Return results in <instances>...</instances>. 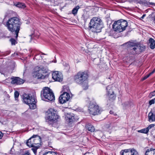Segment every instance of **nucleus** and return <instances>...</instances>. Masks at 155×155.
I'll return each instance as SVG.
<instances>
[{
  "mask_svg": "<svg viewBox=\"0 0 155 155\" xmlns=\"http://www.w3.org/2000/svg\"><path fill=\"white\" fill-rule=\"evenodd\" d=\"M137 48L139 49L138 53L142 51L145 49V47L144 46H141L139 44H137Z\"/></svg>",
  "mask_w": 155,
  "mask_h": 155,
  "instance_id": "cd10ccee",
  "label": "nucleus"
},
{
  "mask_svg": "<svg viewBox=\"0 0 155 155\" xmlns=\"http://www.w3.org/2000/svg\"><path fill=\"white\" fill-rule=\"evenodd\" d=\"M52 151H48L44 153L43 155H51Z\"/></svg>",
  "mask_w": 155,
  "mask_h": 155,
  "instance_id": "e433bc0d",
  "label": "nucleus"
},
{
  "mask_svg": "<svg viewBox=\"0 0 155 155\" xmlns=\"http://www.w3.org/2000/svg\"><path fill=\"white\" fill-rule=\"evenodd\" d=\"M154 155H155V154H154Z\"/></svg>",
  "mask_w": 155,
  "mask_h": 155,
  "instance_id": "6e6d98bb",
  "label": "nucleus"
},
{
  "mask_svg": "<svg viewBox=\"0 0 155 155\" xmlns=\"http://www.w3.org/2000/svg\"><path fill=\"white\" fill-rule=\"evenodd\" d=\"M79 108L78 107V111L81 112V111H82V109H81V110H80V109H79Z\"/></svg>",
  "mask_w": 155,
  "mask_h": 155,
  "instance_id": "49530a36",
  "label": "nucleus"
},
{
  "mask_svg": "<svg viewBox=\"0 0 155 155\" xmlns=\"http://www.w3.org/2000/svg\"><path fill=\"white\" fill-rule=\"evenodd\" d=\"M59 116L57 112L54 109L51 108L47 111V114L46 116V120L49 121L53 122L56 121L58 118Z\"/></svg>",
  "mask_w": 155,
  "mask_h": 155,
  "instance_id": "0eeeda50",
  "label": "nucleus"
},
{
  "mask_svg": "<svg viewBox=\"0 0 155 155\" xmlns=\"http://www.w3.org/2000/svg\"><path fill=\"white\" fill-rule=\"evenodd\" d=\"M81 84L84 90H86L88 88V85L87 81L83 82L82 83H79Z\"/></svg>",
  "mask_w": 155,
  "mask_h": 155,
  "instance_id": "5701e85b",
  "label": "nucleus"
},
{
  "mask_svg": "<svg viewBox=\"0 0 155 155\" xmlns=\"http://www.w3.org/2000/svg\"><path fill=\"white\" fill-rule=\"evenodd\" d=\"M138 132L142 133L147 134L148 132L149 131L148 129L146 128H144L140 130H138Z\"/></svg>",
  "mask_w": 155,
  "mask_h": 155,
  "instance_id": "393cba45",
  "label": "nucleus"
},
{
  "mask_svg": "<svg viewBox=\"0 0 155 155\" xmlns=\"http://www.w3.org/2000/svg\"><path fill=\"white\" fill-rule=\"evenodd\" d=\"M19 96V93L18 91H15L14 93V96L16 100H17V98Z\"/></svg>",
  "mask_w": 155,
  "mask_h": 155,
  "instance_id": "7c9ffc66",
  "label": "nucleus"
},
{
  "mask_svg": "<svg viewBox=\"0 0 155 155\" xmlns=\"http://www.w3.org/2000/svg\"><path fill=\"white\" fill-rule=\"evenodd\" d=\"M67 118L68 119H67V120H68V121L69 123H71L73 121V120L74 118L73 116L70 117V115H68L67 117Z\"/></svg>",
  "mask_w": 155,
  "mask_h": 155,
  "instance_id": "c85d7f7f",
  "label": "nucleus"
},
{
  "mask_svg": "<svg viewBox=\"0 0 155 155\" xmlns=\"http://www.w3.org/2000/svg\"><path fill=\"white\" fill-rule=\"evenodd\" d=\"M127 22L124 20L121 19L115 21L113 25L114 31L121 32L125 30L127 26Z\"/></svg>",
  "mask_w": 155,
  "mask_h": 155,
  "instance_id": "20e7f679",
  "label": "nucleus"
},
{
  "mask_svg": "<svg viewBox=\"0 0 155 155\" xmlns=\"http://www.w3.org/2000/svg\"><path fill=\"white\" fill-rule=\"evenodd\" d=\"M155 98L152 99L149 101V103L150 105H151L152 104H154L155 103Z\"/></svg>",
  "mask_w": 155,
  "mask_h": 155,
  "instance_id": "f704fd0d",
  "label": "nucleus"
},
{
  "mask_svg": "<svg viewBox=\"0 0 155 155\" xmlns=\"http://www.w3.org/2000/svg\"><path fill=\"white\" fill-rule=\"evenodd\" d=\"M78 6L74 8L72 11V13L74 15H76L78 12Z\"/></svg>",
  "mask_w": 155,
  "mask_h": 155,
  "instance_id": "c756f323",
  "label": "nucleus"
},
{
  "mask_svg": "<svg viewBox=\"0 0 155 155\" xmlns=\"http://www.w3.org/2000/svg\"><path fill=\"white\" fill-rule=\"evenodd\" d=\"M48 69L46 68L41 66L40 67H36L35 69V72L38 73V74L41 73L42 74L46 75V73L48 72Z\"/></svg>",
  "mask_w": 155,
  "mask_h": 155,
  "instance_id": "ddd939ff",
  "label": "nucleus"
},
{
  "mask_svg": "<svg viewBox=\"0 0 155 155\" xmlns=\"http://www.w3.org/2000/svg\"><path fill=\"white\" fill-rule=\"evenodd\" d=\"M150 76V75H149V74L148 75H147L145 76H144L142 79V80H144L145 79H146L147 78H148Z\"/></svg>",
  "mask_w": 155,
  "mask_h": 155,
  "instance_id": "4c0bfd02",
  "label": "nucleus"
},
{
  "mask_svg": "<svg viewBox=\"0 0 155 155\" xmlns=\"http://www.w3.org/2000/svg\"><path fill=\"white\" fill-rule=\"evenodd\" d=\"M89 154V153H85V154H84V155H87V154Z\"/></svg>",
  "mask_w": 155,
  "mask_h": 155,
  "instance_id": "8fccbe9b",
  "label": "nucleus"
},
{
  "mask_svg": "<svg viewBox=\"0 0 155 155\" xmlns=\"http://www.w3.org/2000/svg\"><path fill=\"white\" fill-rule=\"evenodd\" d=\"M32 139L31 137L28 140L27 142H26V144L29 147H34L33 141H31V140Z\"/></svg>",
  "mask_w": 155,
  "mask_h": 155,
  "instance_id": "4be33fe9",
  "label": "nucleus"
},
{
  "mask_svg": "<svg viewBox=\"0 0 155 155\" xmlns=\"http://www.w3.org/2000/svg\"><path fill=\"white\" fill-rule=\"evenodd\" d=\"M23 97L24 102L29 105L30 109H34L36 108V101L34 96L25 94Z\"/></svg>",
  "mask_w": 155,
  "mask_h": 155,
  "instance_id": "39448f33",
  "label": "nucleus"
},
{
  "mask_svg": "<svg viewBox=\"0 0 155 155\" xmlns=\"http://www.w3.org/2000/svg\"><path fill=\"white\" fill-rule=\"evenodd\" d=\"M155 126V125L154 124H151L149 126L147 127V128L148 129V131H149V130L150 129L152 128L153 127H154Z\"/></svg>",
  "mask_w": 155,
  "mask_h": 155,
  "instance_id": "c9c22d12",
  "label": "nucleus"
},
{
  "mask_svg": "<svg viewBox=\"0 0 155 155\" xmlns=\"http://www.w3.org/2000/svg\"><path fill=\"white\" fill-rule=\"evenodd\" d=\"M112 111H110V114H111V113H112Z\"/></svg>",
  "mask_w": 155,
  "mask_h": 155,
  "instance_id": "603ef678",
  "label": "nucleus"
},
{
  "mask_svg": "<svg viewBox=\"0 0 155 155\" xmlns=\"http://www.w3.org/2000/svg\"><path fill=\"white\" fill-rule=\"evenodd\" d=\"M155 154V149L152 148L148 149L146 150L145 155H154Z\"/></svg>",
  "mask_w": 155,
  "mask_h": 155,
  "instance_id": "dca6fc26",
  "label": "nucleus"
},
{
  "mask_svg": "<svg viewBox=\"0 0 155 155\" xmlns=\"http://www.w3.org/2000/svg\"><path fill=\"white\" fill-rule=\"evenodd\" d=\"M129 47V51L130 54H135L138 53V48H137V44L127 42L126 43Z\"/></svg>",
  "mask_w": 155,
  "mask_h": 155,
  "instance_id": "6e6552de",
  "label": "nucleus"
},
{
  "mask_svg": "<svg viewBox=\"0 0 155 155\" xmlns=\"http://www.w3.org/2000/svg\"><path fill=\"white\" fill-rule=\"evenodd\" d=\"M23 155H31L30 153L28 151L25 152Z\"/></svg>",
  "mask_w": 155,
  "mask_h": 155,
  "instance_id": "58836bf2",
  "label": "nucleus"
},
{
  "mask_svg": "<svg viewBox=\"0 0 155 155\" xmlns=\"http://www.w3.org/2000/svg\"><path fill=\"white\" fill-rule=\"evenodd\" d=\"M10 41L11 43V44L12 45H15V44L16 40L13 38H11L10 40Z\"/></svg>",
  "mask_w": 155,
  "mask_h": 155,
  "instance_id": "72a5a7b5",
  "label": "nucleus"
},
{
  "mask_svg": "<svg viewBox=\"0 0 155 155\" xmlns=\"http://www.w3.org/2000/svg\"><path fill=\"white\" fill-rule=\"evenodd\" d=\"M155 72V69H154L152 72L149 74L150 76Z\"/></svg>",
  "mask_w": 155,
  "mask_h": 155,
  "instance_id": "ea45409f",
  "label": "nucleus"
},
{
  "mask_svg": "<svg viewBox=\"0 0 155 155\" xmlns=\"http://www.w3.org/2000/svg\"><path fill=\"white\" fill-rule=\"evenodd\" d=\"M148 118L150 121H155V114L150 112L148 114Z\"/></svg>",
  "mask_w": 155,
  "mask_h": 155,
  "instance_id": "412c9836",
  "label": "nucleus"
},
{
  "mask_svg": "<svg viewBox=\"0 0 155 155\" xmlns=\"http://www.w3.org/2000/svg\"><path fill=\"white\" fill-rule=\"evenodd\" d=\"M146 16V14H143L142 16L141 17V19H143Z\"/></svg>",
  "mask_w": 155,
  "mask_h": 155,
  "instance_id": "c03bdc74",
  "label": "nucleus"
},
{
  "mask_svg": "<svg viewBox=\"0 0 155 155\" xmlns=\"http://www.w3.org/2000/svg\"><path fill=\"white\" fill-rule=\"evenodd\" d=\"M33 35V34H32V35H29V38H30V41L29 42H31V40H32V36Z\"/></svg>",
  "mask_w": 155,
  "mask_h": 155,
  "instance_id": "a19ab883",
  "label": "nucleus"
},
{
  "mask_svg": "<svg viewBox=\"0 0 155 155\" xmlns=\"http://www.w3.org/2000/svg\"><path fill=\"white\" fill-rule=\"evenodd\" d=\"M154 96H155V90L154 91L151 92L150 93L149 95V97H150V98H151Z\"/></svg>",
  "mask_w": 155,
  "mask_h": 155,
  "instance_id": "2f4dec72",
  "label": "nucleus"
},
{
  "mask_svg": "<svg viewBox=\"0 0 155 155\" xmlns=\"http://www.w3.org/2000/svg\"><path fill=\"white\" fill-rule=\"evenodd\" d=\"M129 0V1L130 2H134V1H136L135 0Z\"/></svg>",
  "mask_w": 155,
  "mask_h": 155,
  "instance_id": "de8ad7c7",
  "label": "nucleus"
},
{
  "mask_svg": "<svg viewBox=\"0 0 155 155\" xmlns=\"http://www.w3.org/2000/svg\"><path fill=\"white\" fill-rule=\"evenodd\" d=\"M89 75L87 71L79 72L78 73V83H81L86 81Z\"/></svg>",
  "mask_w": 155,
  "mask_h": 155,
  "instance_id": "1a4fd4ad",
  "label": "nucleus"
},
{
  "mask_svg": "<svg viewBox=\"0 0 155 155\" xmlns=\"http://www.w3.org/2000/svg\"><path fill=\"white\" fill-rule=\"evenodd\" d=\"M88 108L89 113L93 115L100 114L101 112V108L95 103L90 102Z\"/></svg>",
  "mask_w": 155,
  "mask_h": 155,
  "instance_id": "423d86ee",
  "label": "nucleus"
},
{
  "mask_svg": "<svg viewBox=\"0 0 155 155\" xmlns=\"http://www.w3.org/2000/svg\"><path fill=\"white\" fill-rule=\"evenodd\" d=\"M70 97V96L68 93L64 92L59 97V101L61 104H63L68 101Z\"/></svg>",
  "mask_w": 155,
  "mask_h": 155,
  "instance_id": "9b49d317",
  "label": "nucleus"
},
{
  "mask_svg": "<svg viewBox=\"0 0 155 155\" xmlns=\"http://www.w3.org/2000/svg\"><path fill=\"white\" fill-rule=\"evenodd\" d=\"M81 127H82V128L83 129H83H84V126H81Z\"/></svg>",
  "mask_w": 155,
  "mask_h": 155,
  "instance_id": "09e8293b",
  "label": "nucleus"
},
{
  "mask_svg": "<svg viewBox=\"0 0 155 155\" xmlns=\"http://www.w3.org/2000/svg\"><path fill=\"white\" fill-rule=\"evenodd\" d=\"M102 21L98 17H93L89 23V27L90 30L94 32H99L101 31L102 27Z\"/></svg>",
  "mask_w": 155,
  "mask_h": 155,
  "instance_id": "f03ea898",
  "label": "nucleus"
},
{
  "mask_svg": "<svg viewBox=\"0 0 155 155\" xmlns=\"http://www.w3.org/2000/svg\"><path fill=\"white\" fill-rule=\"evenodd\" d=\"M107 127L110 130H115L116 127L113 124H109L107 125Z\"/></svg>",
  "mask_w": 155,
  "mask_h": 155,
  "instance_id": "b1692460",
  "label": "nucleus"
},
{
  "mask_svg": "<svg viewBox=\"0 0 155 155\" xmlns=\"http://www.w3.org/2000/svg\"><path fill=\"white\" fill-rule=\"evenodd\" d=\"M56 62H57V61H56H56H54V63H56Z\"/></svg>",
  "mask_w": 155,
  "mask_h": 155,
  "instance_id": "864d4df0",
  "label": "nucleus"
},
{
  "mask_svg": "<svg viewBox=\"0 0 155 155\" xmlns=\"http://www.w3.org/2000/svg\"><path fill=\"white\" fill-rule=\"evenodd\" d=\"M51 155H57V154L56 153L52 151Z\"/></svg>",
  "mask_w": 155,
  "mask_h": 155,
  "instance_id": "79ce46f5",
  "label": "nucleus"
},
{
  "mask_svg": "<svg viewBox=\"0 0 155 155\" xmlns=\"http://www.w3.org/2000/svg\"><path fill=\"white\" fill-rule=\"evenodd\" d=\"M149 42L150 43V47L152 49H153L155 48V41L153 38L149 39Z\"/></svg>",
  "mask_w": 155,
  "mask_h": 155,
  "instance_id": "aec40b11",
  "label": "nucleus"
},
{
  "mask_svg": "<svg viewBox=\"0 0 155 155\" xmlns=\"http://www.w3.org/2000/svg\"><path fill=\"white\" fill-rule=\"evenodd\" d=\"M12 80L11 81V83L13 84H23L24 82L23 79L18 77L12 78Z\"/></svg>",
  "mask_w": 155,
  "mask_h": 155,
  "instance_id": "2eb2a0df",
  "label": "nucleus"
},
{
  "mask_svg": "<svg viewBox=\"0 0 155 155\" xmlns=\"http://www.w3.org/2000/svg\"><path fill=\"white\" fill-rule=\"evenodd\" d=\"M130 155H138L137 151L134 149H131Z\"/></svg>",
  "mask_w": 155,
  "mask_h": 155,
  "instance_id": "a878e982",
  "label": "nucleus"
},
{
  "mask_svg": "<svg viewBox=\"0 0 155 155\" xmlns=\"http://www.w3.org/2000/svg\"><path fill=\"white\" fill-rule=\"evenodd\" d=\"M41 95L42 100L52 101L55 99L54 94L51 90L48 87H44L41 92Z\"/></svg>",
  "mask_w": 155,
  "mask_h": 155,
  "instance_id": "7ed1b4c3",
  "label": "nucleus"
},
{
  "mask_svg": "<svg viewBox=\"0 0 155 155\" xmlns=\"http://www.w3.org/2000/svg\"><path fill=\"white\" fill-rule=\"evenodd\" d=\"M79 8V6H78V9Z\"/></svg>",
  "mask_w": 155,
  "mask_h": 155,
  "instance_id": "5fc2aeb1",
  "label": "nucleus"
},
{
  "mask_svg": "<svg viewBox=\"0 0 155 155\" xmlns=\"http://www.w3.org/2000/svg\"><path fill=\"white\" fill-rule=\"evenodd\" d=\"M41 54L42 55H46V54H45L44 53H41Z\"/></svg>",
  "mask_w": 155,
  "mask_h": 155,
  "instance_id": "3c124183",
  "label": "nucleus"
},
{
  "mask_svg": "<svg viewBox=\"0 0 155 155\" xmlns=\"http://www.w3.org/2000/svg\"><path fill=\"white\" fill-rule=\"evenodd\" d=\"M33 142L34 143V147H39L40 145V143L41 142V138L40 137L37 135H34L32 137Z\"/></svg>",
  "mask_w": 155,
  "mask_h": 155,
  "instance_id": "4468645a",
  "label": "nucleus"
},
{
  "mask_svg": "<svg viewBox=\"0 0 155 155\" xmlns=\"http://www.w3.org/2000/svg\"><path fill=\"white\" fill-rule=\"evenodd\" d=\"M86 128L89 131L91 132H94L95 130L94 127L90 123H88L86 125Z\"/></svg>",
  "mask_w": 155,
  "mask_h": 155,
  "instance_id": "f3484780",
  "label": "nucleus"
},
{
  "mask_svg": "<svg viewBox=\"0 0 155 155\" xmlns=\"http://www.w3.org/2000/svg\"><path fill=\"white\" fill-rule=\"evenodd\" d=\"M131 149L122 150L120 152V155H129L130 153Z\"/></svg>",
  "mask_w": 155,
  "mask_h": 155,
  "instance_id": "a211bd4d",
  "label": "nucleus"
},
{
  "mask_svg": "<svg viewBox=\"0 0 155 155\" xmlns=\"http://www.w3.org/2000/svg\"><path fill=\"white\" fill-rule=\"evenodd\" d=\"M3 137V134L0 131V139H1Z\"/></svg>",
  "mask_w": 155,
  "mask_h": 155,
  "instance_id": "37998d69",
  "label": "nucleus"
},
{
  "mask_svg": "<svg viewBox=\"0 0 155 155\" xmlns=\"http://www.w3.org/2000/svg\"><path fill=\"white\" fill-rule=\"evenodd\" d=\"M15 5L17 7L21 8H24L25 6L24 4L20 2H18Z\"/></svg>",
  "mask_w": 155,
  "mask_h": 155,
  "instance_id": "bb28decb",
  "label": "nucleus"
},
{
  "mask_svg": "<svg viewBox=\"0 0 155 155\" xmlns=\"http://www.w3.org/2000/svg\"><path fill=\"white\" fill-rule=\"evenodd\" d=\"M150 4V3L149 2H147L146 3H145L144 4L145 5H149Z\"/></svg>",
  "mask_w": 155,
  "mask_h": 155,
  "instance_id": "a18cd8bd",
  "label": "nucleus"
},
{
  "mask_svg": "<svg viewBox=\"0 0 155 155\" xmlns=\"http://www.w3.org/2000/svg\"><path fill=\"white\" fill-rule=\"evenodd\" d=\"M21 23L19 17H13L9 19L6 23V26L8 30L14 33L17 38L20 28Z\"/></svg>",
  "mask_w": 155,
  "mask_h": 155,
  "instance_id": "f257e3e1",
  "label": "nucleus"
},
{
  "mask_svg": "<svg viewBox=\"0 0 155 155\" xmlns=\"http://www.w3.org/2000/svg\"><path fill=\"white\" fill-rule=\"evenodd\" d=\"M52 78L55 81L60 82L63 80L62 75L58 71H55L52 73Z\"/></svg>",
  "mask_w": 155,
  "mask_h": 155,
  "instance_id": "f8f14e48",
  "label": "nucleus"
},
{
  "mask_svg": "<svg viewBox=\"0 0 155 155\" xmlns=\"http://www.w3.org/2000/svg\"><path fill=\"white\" fill-rule=\"evenodd\" d=\"M113 88L114 87L112 85H109L106 87L107 95L110 101H113L116 98L114 92L113 91Z\"/></svg>",
  "mask_w": 155,
  "mask_h": 155,
  "instance_id": "9d476101",
  "label": "nucleus"
},
{
  "mask_svg": "<svg viewBox=\"0 0 155 155\" xmlns=\"http://www.w3.org/2000/svg\"><path fill=\"white\" fill-rule=\"evenodd\" d=\"M34 148L31 149V150L33 151L34 153L35 154H36L37 152V150L38 148V147H33Z\"/></svg>",
  "mask_w": 155,
  "mask_h": 155,
  "instance_id": "473e14b6",
  "label": "nucleus"
},
{
  "mask_svg": "<svg viewBox=\"0 0 155 155\" xmlns=\"http://www.w3.org/2000/svg\"><path fill=\"white\" fill-rule=\"evenodd\" d=\"M34 75L35 76L36 78L38 79H44L46 75L42 74L41 73H39L38 74V73L35 72H34Z\"/></svg>",
  "mask_w": 155,
  "mask_h": 155,
  "instance_id": "6ab92c4d",
  "label": "nucleus"
}]
</instances>
